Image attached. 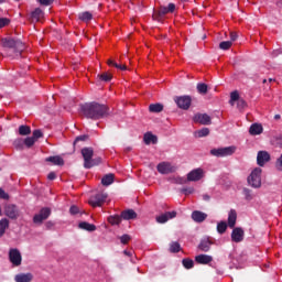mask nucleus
<instances>
[{"mask_svg": "<svg viewBox=\"0 0 282 282\" xmlns=\"http://www.w3.org/2000/svg\"><path fill=\"white\" fill-rule=\"evenodd\" d=\"M226 230H228V224L226 221H220L217 224V232H219V235H224Z\"/></svg>", "mask_w": 282, "mask_h": 282, "instance_id": "nucleus-39", "label": "nucleus"}, {"mask_svg": "<svg viewBox=\"0 0 282 282\" xmlns=\"http://www.w3.org/2000/svg\"><path fill=\"white\" fill-rule=\"evenodd\" d=\"M197 93L200 94V96H206L208 94V85L204 83H198L196 85Z\"/></svg>", "mask_w": 282, "mask_h": 282, "instance_id": "nucleus-31", "label": "nucleus"}, {"mask_svg": "<svg viewBox=\"0 0 282 282\" xmlns=\"http://www.w3.org/2000/svg\"><path fill=\"white\" fill-rule=\"evenodd\" d=\"M69 213H70V215H78V213H80V209L78 208V206L73 205L69 208Z\"/></svg>", "mask_w": 282, "mask_h": 282, "instance_id": "nucleus-49", "label": "nucleus"}, {"mask_svg": "<svg viewBox=\"0 0 282 282\" xmlns=\"http://www.w3.org/2000/svg\"><path fill=\"white\" fill-rule=\"evenodd\" d=\"M43 19V10L41 8H36L32 13H31V21H35L39 23Z\"/></svg>", "mask_w": 282, "mask_h": 282, "instance_id": "nucleus-26", "label": "nucleus"}, {"mask_svg": "<svg viewBox=\"0 0 282 282\" xmlns=\"http://www.w3.org/2000/svg\"><path fill=\"white\" fill-rule=\"evenodd\" d=\"M239 100V93L237 90L230 94V102H237Z\"/></svg>", "mask_w": 282, "mask_h": 282, "instance_id": "nucleus-47", "label": "nucleus"}, {"mask_svg": "<svg viewBox=\"0 0 282 282\" xmlns=\"http://www.w3.org/2000/svg\"><path fill=\"white\" fill-rule=\"evenodd\" d=\"M193 120L198 124H205V126L212 124L213 122L208 113H196Z\"/></svg>", "mask_w": 282, "mask_h": 282, "instance_id": "nucleus-15", "label": "nucleus"}, {"mask_svg": "<svg viewBox=\"0 0 282 282\" xmlns=\"http://www.w3.org/2000/svg\"><path fill=\"white\" fill-rule=\"evenodd\" d=\"M97 78H99V80H102V83H109L111 78H113V75L109 73H101L97 75Z\"/></svg>", "mask_w": 282, "mask_h": 282, "instance_id": "nucleus-36", "label": "nucleus"}, {"mask_svg": "<svg viewBox=\"0 0 282 282\" xmlns=\"http://www.w3.org/2000/svg\"><path fill=\"white\" fill-rule=\"evenodd\" d=\"M80 109L85 118L90 120H101V118L109 116V107L96 101L86 102L82 105Z\"/></svg>", "mask_w": 282, "mask_h": 282, "instance_id": "nucleus-1", "label": "nucleus"}, {"mask_svg": "<svg viewBox=\"0 0 282 282\" xmlns=\"http://www.w3.org/2000/svg\"><path fill=\"white\" fill-rule=\"evenodd\" d=\"M34 275L32 273H19L14 276L15 282H32Z\"/></svg>", "mask_w": 282, "mask_h": 282, "instance_id": "nucleus-20", "label": "nucleus"}, {"mask_svg": "<svg viewBox=\"0 0 282 282\" xmlns=\"http://www.w3.org/2000/svg\"><path fill=\"white\" fill-rule=\"evenodd\" d=\"M261 167H256L248 176L247 182L252 188H261Z\"/></svg>", "mask_w": 282, "mask_h": 282, "instance_id": "nucleus-4", "label": "nucleus"}, {"mask_svg": "<svg viewBox=\"0 0 282 282\" xmlns=\"http://www.w3.org/2000/svg\"><path fill=\"white\" fill-rule=\"evenodd\" d=\"M245 231L241 227H236L231 231V241L235 243H241L243 241Z\"/></svg>", "mask_w": 282, "mask_h": 282, "instance_id": "nucleus-13", "label": "nucleus"}, {"mask_svg": "<svg viewBox=\"0 0 282 282\" xmlns=\"http://www.w3.org/2000/svg\"><path fill=\"white\" fill-rule=\"evenodd\" d=\"M182 250V246L177 241H173L170 243V252L177 253Z\"/></svg>", "mask_w": 282, "mask_h": 282, "instance_id": "nucleus-38", "label": "nucleus"}, {"mask_svg": "<svg viewBox=\"0 0 282 282\" xmlns=\"http://www.w3.org/2000/svg\"><path fill=\"white\" fill-rule=\"evenodd\" d=\"M210 134V129L203 128L194 133L195 138H206Z\"/></svg>", "mask_w": 282, "mask_h": 282, "instance_id": "nucleus-34", "label": "nucleus"}, {"mask_svg": "<svg viewBox=\"0 0 282 282\" xmlns=\"http://www.w3.org/2000/svg\"><path fill=\"white\" fill-rule=\"evenodd\" d=\"M182 193H184V195H193V193H195V188L186 187L182 189Z\"/></svg>", "mask_w": 282, "mask_h": 282, "instance_id": "nucleus-51", "label": "nucleus"}, {"mask_svg": "<svg viewBox=\"0 0 282 282\" xmlns=\"http://www.w3.org/2000/svg\"><path fill=\"white\" fill-rule=\"evenodd\" d=\"M195 261L200 265H208V263H212L213 257L208 254H198L195 257Z\"/></svg>", "mask_w": 282, "mask_h": 282, "instance_id": "nucleus-19", "label": "nucleus"}, {"mask_svg": "<svg viewBox=\"0 0 282 282\" xmlns=\"http://www.w3.org/2000/svg\"><path fill=\"white\" fill-rule=\"evenodd\" d=\"M9 261L12 263V265H15V268H19V265H21V263L23 261L21 251H19V249H10Z\"/></svg>", "mask_w": 282, "mask_h": 282, "instance_id": "nucleus-9", "label": "nucleus"}, {"mask_svg": "<svg viewBox=\"0 0 282 282\" xmlns=\"http://www.w3.org/2000/svg\"><path fill=\"white\" fill-rule=\"evenodd\" d=\"M87 140H89V135H87V134L78 135V137H76L73 145L76 147L79 142H87Z\"/></svg>", "mask_w": 282, "mask_h": 282, "instance_id": "nucleus-42", "label": "nucleus"}, {"mask_svg": "<svg viewBox=\"0 0 282 282\" xmlns=\"http://www.w3.org/2000/svg\"><path fill=\"white\" fill-rule=\"evenodd\" d=\"M8 228H10V220H8V218H2L0 220V237L6 235V230H8Z\"/></svg>", "mask_w": 282, "mask_h": 282, "instance_id": "nucleus-27", "label": "nucleus"}, {"mask_svg": "<svg viewBox=\"0 0 282 282\" xmlns=\"http://www.w3.org/2000/svg\"><path fill=\"white\" fill-rule=\"evenodd\" d=\"M32 133V128L30 126H20L19 135H30Z\"/></svg>", "mask_w": 282, "mask_h": 282, "instance_id": "nucleus-35", "label": "nucleus"}, {"mask_svg": "<svg viewBox=\"0 0 282 282\" xmlns=\"http://www.w3.org/2000/svg\"><path fill=\"white\" fill-rule=\"evenodd\" d=\"M207 218H208V214H206L204 212L194 210L192 213V219L196 224H203V221H206Z\"/></svg>", "mask_w": 282, "mask_h": 282, "instance_id": "nucleus-17", "label": "nucleus"}, {"mask_svg": "<svg viewBox=\"0 0 282 282\" xmlns=\"http://www.w3.org/2000/svg\"><path fill=\"white\" fill-rule=\"evenodd\" d=\"M237 224V210L230 209L228 214V226L229 228H234Z\"/></svg>", "mask_w": 282, "mask_h": 282, "instance_id": "nucleus-25", "label": "nucleus"}, {"mask_svg": "<svg viewBox=\"0 0 282 282\" xmlns=\"http://www.w3.org/2000/svg\"><path fill=\"white\" fill-rule=\"evenodd\" d=\"M115 67L117 68V69H121V72H127V65H120V64H115Z\"/></svg>", "mask_w": 282, "mask_h": 282, "instance_id": "nucleus-57", "label": "nucleus"}, {"mask_svg": "<svg viewBox=\"0 0 282 282\" xmlns=\"http://www.w3.org/2000/svg\"><path fill=\"white\" fill-rule=\"evenodd\" d=\"M267 162H270V153L268 151H259L257 155L258 166H265Z\"/></svg>", "mask_w": 282, "mask_h": 282, "instance_id": "nucleus-16", "label": "nucleus"}, {"mask_svg": "<svg viewBox=\"0 0 282 282\" xmlns=\"http://www.w3.org/2000/svg\"><path fill=\"white\" fill-rule=\"evenodd\" d=\"M220 50H230L232 47V41H224L219 43Z\"/></svg>", "mask_w": 282, "mask_h": 282, "instance_id": "nucleus-44", "label": "nucleus"}, {"mask_svg": "<svg viewBox=\"0 0 282 282\" xmlns=\"http://www.w3.org/2000/svg\"><path fill=\"white\" fill-rule=\"evenodd\" d=\"M230 41H237V33L236 32H230Z\"/></svg>", "mask_w": 282, "mask_h": 282, "instance_id": "nucleus-59", "label": "nucleus"}, {"mask_svg": "<svg viewBox=\"0 0 282 282\" xmlns=\"http://www.w3.org/2000/svg\"><path fill=\"white\" fill-rule=\"evenodd\" d=\"M108 221L111 226H120V224L122 223V215L109 216Z\"/></svg>", "mask_w": 282, "mask_h": 282, "instance_id": "nucleus-29", "label": "nucleus"}, {"mask_svg": "<svg viewBox=\"0 0 282 282\" xmlns=\"http://www.w3.org/2000/svg\"><path fill=\"white\" fill-rule=\"evenodd\" d=\"M166 8L169 13L175 12V3H169Z\"/></svg>", "mask_w": 282, "mask_h": 282, "instance_id": "nucleus-55", "label": "nucleus"}, {"mask_svg": "<svg viewBox=\"0 0 282 282\" xmlns=\"http://www.w3.org/2000/svg\"><path fill=\"white\" fill-rule=\"evenodd\" d=\"M149 111L151 113H162V111H164V105H162V104H151L149 106Z\"/></svg>", "mask_w": 282, "mask_h": 282, "instance_id": "nucleus-28", "label": "nucleus"}, {"mask_svg": "<svg viewBox=\"0 0 282 282\" xmlns=\"http://www.w3.org/2000/svg\"><path fill=\"white\" fill-rule=\"evenodd\" d=\"M156 171L161 173V175H169L170 173H175L177 167L169 162H161L158 164Z\"/></svg>", "mask_w": 282, "mask_h": 282, "instance_id": "nucleus-8", "label": "nucleus"}, {"mask_svg": "<svg viewBox=\"0 0 282 282\" xmlns=\"http://www.w3.org/2000/svg\"><path fill=\"white\" fill-rule=\"evenodd\" d=\"M82 155L84 158V169H94V166H98L100 159H94V148L82 149Z\"/></svg>", "mask_w": 282, "mask_h": 282, "instance_id": "nucleus-3", "label": "nucleus"}, {"mask_svg": "<svg viewBox=\"0 0 282 282\" xmlns=\"http://www.w3.org/2000/svg\"><path fill=\"white\" fill-rule=\"evenodd\" d=\"M174 102H176L178 109H183L184 111H188V109H191L193 98L188 95L178 96V97L174 98Z\"/></svg>", "mask_w": 282, "mask_h": 282, "instance_id": "nucleus-5", "label": "nucleus"}, {"mask_svg": "<svg viewBox=\"0 0 282 282\" xmlns=\"http://www.w3.org/2000/svg\"><path fill=\"white\" fill-rule=\"evenodd\" d=\"M91 19H94V15L89 11L79 13L80 21H85L87 23V22L91 21Z\"/></svg>", "mask_w": 282, "mask_h": 282, "instance_id": "nucleus-37", "label": "nucleus"}, {"mask_svg": "<svg viewBox=\"0 0 282 282\" xmlns=\"http://www.w3.org/2000/svg\"><path fill=\"white\" fill-rule=\"evenodd\" d=\"M158 14H159V17H165V14H169L167 7H160Z\"/></svg>", "mask_w": 282, "mask_h": 282, "instance_id": "nucleus-48", "label": "nucleus"}, {"mask_svg": "<svg viewBox=\"0 0 282 282\" xmlns=\"http://www.w3.org/2000/svg\"><path fill=\"white\" fill-rule=\"evenodd\" d=\"M47 180H51V181L56 180V173L51 172V173L47 175Z\"/></svg>", "mask_w": 282, "mask_h": 282, "instance_id": "nucleus-58", "label": "nucleus"}, {"mask_svg": "<svg viewBox=\"0 0 282 282\" xmlns=\"http://www.w3.org/2000/svg\"><path fill=\"white\" fill-rule=\"evenodd\" d=\"M177 217V212H166L164 214H161L160 216H156V223L158 224H166L169 219H175Z\"/></svg>", "mask_w": 282, "mask_h": 282, "instance_id": "nucleus-14", "label": "nucleus"}, {"mask_svg": "<svg viewBox=\"0 0 282 282\" xmlns=\"http://www.w3.org/2000/svg\"><path fill=\"white\" fill-rule=\"evenodd\" d=\"M212 246H213V241H210V239L208 238H204L203 240H200L198 245V250H202V252H208Z\"/></svg>", "mask_w": 282, "mask_h": 282, "instance_id": "nucleus-21", "label": "nucleus"}, {"mask_svg": "<svg viewBox=\"0 0 282 282\" xmlns=\"http://www.w3.org/2000/svg\"><path fill=\"white\" fill-rule=\"evenodd\" d=\"M32 138L35 142H37L40 138H43V132L41 130H34Z\"/></svg>", "mask_w": 282, "mask_h": 282, "instance_id": "nucleus-45", "label": "nucleus"}, {"mask_svg": "<svg viewBox=\"0 0 282 282\" xmlns=\"http://www.w3.org/2000/svg\"><path fill=\"white\" fill-rule=\"evenodd\" d=\"M120 241H121V243H123V246H127V243H129V241H131V236L124 234L120 237Z\"/></svg>", "mask_w": 282, "mask_h": 282, "instance_id": "nucleus-46", "label": "nucleus"}, {"mask_svg": "<svg viewBox=\"0 0 282 282\" xmlns=\"http://www.w3.org/2000/svg\"><path fill=\"white\" fill-rule=\"evenodd\" d=\"M121 219L126 221H131V219H138V214L133 209H126L121 212Z\"/></svg>", "mask_w": 282, "mask_h": 282, "instance_id": "nucleus-18", "label": "nucleus"}, {"mask_svg": "<svg viewBox=\"0 0 282 282\" xmlns=\"http://www.w3.org/2000/svg\"><path fill=\"white\" fill-rule=\"evenodd\" d=\"M250 135H261L263 133V126L260 123H253L249 128Z\"/></svg>", "mask_w": 282, "mask_h": 282, "instance_id": "nucleus-23", "label": "nucleus"}, {"mask_svg": "<svg viewBox=\"0 0 282 282\" xmlns=\"http://www.w3.org/2000/svg\"><path fill=\"white\" fill-rule=\"evenodd\" d=\"M182 264L185 268V270H193L195 268V261L191 258H185L182 260Z\"/></svg>", "mask_w": 282, "mask_h": 282, "instance_id": "nucleus-32", "label": "nucleus"}, {"mask_svg": "<svg viewBox=\"0 0 282 282\" xmlns=\"http://www.w3.org/2000/svg\"><path fill=\"white\" fill-rule=\"evenodd\" d=\"M246 106H247L246 100H243V99H239V100H238V107H239V109H243V108H246Z\"/></svg>", "mask_w": 282, "mask_h": 282, "instance_id": "nucleus-56", "label": "nucleus"}, {"mask_svg": "<svg viewBox=\"0 0 282 282\" xmlns=\"http://www.w3.org/2000/svg\"><path fill=\"white\" fill-rule=\"evenodd\" d=\"M237 151L235 147H227V148H218L212 149L210 154L215 158H228V155H232Z\"/></svg>", "mask_w": 282, "mask_h": 282, "instance_id": "nucleus-6", "label": "nucleus"}, {"mask_svg": "<svg viewBox=\"0 0 282 282\" xmlns=\"http://www.w3.org/2000/svg\"><path fill=\"white\" fill-rule=\"evenodd\" d=\"M2 47L7 50H12L14 56H21V52L25 48V45L21 40H14L12 37H4L2 39Z\"/></svg>", "mask_w": 282, "mask_h": 282, "instance_id": "nucleus-2", "label": "nucleus"}, {"mask_svg": "<svg viewBox=\"0 0 282 282\" xmlns=\"http://www.w3.org/2000/svg\"><path fill=\"white\" fill-rule=\"evenodd\" d=\"M4 215L9 217V219H17L20 217L21 212H19V207L14 204L7 205L4 207Z\"/></svg>", "mask_w": 282, "mask_h": 282, "instance_id": "nucleus-10", "label": "nucleus"}, {"mask_svg": "<svg viewBox=\"0 0 282 282\" xmlns=\"http://www.w3.org/2000/svg\"><path fill=\"white\" fill-rule=\"evenodd\" d=\"M143 142L144 144H158V137L151 132H147L143 135Z\"/></svg>", "mask_w": 282, "mask_h": 282, "instance_id": "nucleus-24", "label": "nucleus"}, {"mask_svg": "<svg viewBox=\"0 0 282 282\" xmlns=\"http://www.w3.org/2000/svg\"><path fill=\"white\" fill-rule=\"evenodd\" d=\"M108 65L111 67H116V65H118V63L113 62V59H108Z\"/></svg>", "mask_w": 282, "mask_h": 282, "instance_id": "nucleus-60", "label": "nucleus"}, {"mask_svg": "<svg viewBox=\"0 0 282 282\" xmlns=\"http://www.w3.org/2000/svg\"><path fill=\"white\" fill-rule=\"evenodd\" d=\"M10 23V20L8 18H0V30L1 28H6Z\"/></svg>", "mask_w": 282, "mask_h": 282, "instance_id": "nucleus-50", "label": "nucleus"}, {"mask_svg": "<svg viewBox=\"0 0 282 282\" xmlns=\"http://www.w3.org/2000/svg\"><path fill=\"white\" fill-rule=\"evenodd\" d=\"M45 162H51L54 164V166H64L65 165V160L63 158L55 155V156H48L45 159Z\"/></svg>", "mask_w": 282, "mask_h": 282, "instance_id": "nucleus-22", "label": "nucleus"}, {"mask_svg": "<svg viewBox=\"0 0 282 282\" xmlns=\"http://www.w3.org/2000/svg\"><path fill=\"white\" fill-rule=\"evenodd\" d=\"M52 215V210L47 207H44L40 210L37 215L33 217V223L34 224H43L45 219H47Z\"/></svg>", "mask_w": 282, "mask_h": 282, "instance_id": "nucleus-11", "label": "nucleus"}, {"mask_svg": "<svg viewBox=\"0 0 282 282\" xmlns=\"http://www.w3.org/2000/svg\"><path fill=\"white\" fill-rule=\"evenodd\" d=\"M79 228L82 230H87L88 232H94V230H96V225L89 224L87 221H82L79 223Z\"/></svg>", "mask_w": 282, "mask_h": 282, "instance_id": "nucleus-30", "label": "nucleus"}, {"mask_svg": "<svg viewBox=\"0 0 282 282\" xmlns=\"http://www.w3.org/2000/svg\"><path fill=\"white\" fill-rule=\"evenodd\" d=\"M203 199H204V202H210V195L203 194Z\"/></svg>", "mask_w": 282, "mask_h": 282, "instance_id": "nucleus-61", "label": "nucleus"}, {"mask_svg": "<svg viewBox=\"0 0 282 282\" xmlns=\"http://www.w3.org/2000/svg\"><path fill=\"white\" fill-rule=\"evenodd\" d=\"M13 147H14L15 149H18V151L23 150V147H25L24 140H23V139H15V140L13 141Z\"/></svg>", "mask_w": 282, "mask_h": 282, "instance_id": "nucleus-40", "label": "nucleus"}, {"mask_svg": "<svg viewBox=\"0 0 282 282\" xmlns=\"http://www.w3.org/2000/svg\"><path fill=\"white\" fill-rule=\"evenodd\" d=\"M123 254H126L127 257H131V252H129L127 250L123 251Z\"/></svg>", "mask_w": 282, "mask_h": 282, "instance_id": "nucleus-63", "label": "nucleus"}, {"mask_svg": "<svg viewBox=\"0 0 282 282\" xmlns=\"http://www.w3.org/2000/svg\"><path fill=\"white\" fill-rule=\"evenodd\" d=\"M242 193H243L245 198L247 199V202H252V199H253L252 189L245 187L242 189Z\"/></svg>", "mask_w": 282, "mask_h": 282, "instance_id": "nucleus-41", "label": "nucleus"}, {"mask_svg": "<svg viewBox=\"0 0 282 282\" xmlns=\"http://www.w3.org/2000/svg\"><path fill=\"white\" fill-rule=\"evenodd\" d=\"M0 199H10V195L3 191V188L0 187Z\"/></svg>", "mask_w": 282, "mask_h": 282, "instance_id": "nucleus-52", "label": "nucleus"}, {"mask_svg": "<svg viewBox=\"0 0 282 282\" xmlns=\"http://www.w3.org/2000/svg\"><path fill=\"white\" fill-rule=\"evenodd\" d=\"M41 6H52L54 0H37Z\"/></svg>", "mask_w": 282, "mask_h": 282, "instance_id": "nucleus-54", "label": "nucleus"}, {"mask_svg": "<svg viewBox=\"0 0 282 282\" xmlns=\"http://www.w3.org/2000/svg\"><path fill=\"white\" fill-rule=\"evenodd\" d=\"M204 178V170L195 169L187 174V182H199V180Z\"/></svg>", "mask_w": 282, "mask_h": 282, "instance_id": "nucleus-12", "label": "nucleus"}, {"mask_svg": "<svg viewBox=\"0 0 282 282\" xmlns=\"http://www.w3.org/2000/svg\"><path fill=\"white\" fill-rule=\"evenodd\" d=\"M107 197L108 195L105 192L97 193L90 197L88 204L93 206V208H98L107 202Z\"/></svg>", "mask_w": 282, "mask_h": 282, "instance_id": "nucleus-7", "label": "nucleus"}, {"mask_svg": "<svg viewBox=\"0 0 282 282\" xmlns=\"http://www.w3.org/2000/svg\"><path fill=\"white\" fill-rule=\"evenodd\" d=\"M275 169H278V171H282V154L275 162Z\"/></svg>", "mask_w": 282, "mask_h": 282, "instance_id": "nucleus-53", "label": "nucleus"}, {"mask_svg": "<svg viewBox=\"0 0 282 282\" xmlns=\"http://www.w3.org/2000/svg\"><path fill=\"white\" fill-rule=\"evenodd\" d=\"M186 183V180L184 178H178V184H185Z\"/></svg>", "mask_w": 282, "mask_h": 282, "instance_id": "nucleus-62", "label": "nucleus"}, {"mask_svg": "<svg viewBox=\"0 0 282 282\" xmlns=\"http://www.w3.org/2000/svg\"><path fill=\"white\" fill-rule=\"evenodd\" d=\"M113 174H106L102 178H101V184L102 186H111V183L113 182Z\"/></svg>", "mask_w": 282, "mask_h": 282, "instance_id": "nucleus-33", "label": "nucleus"}, {"mask_svg": "<svg viewBox=\"0 0 282 282\" xmlns=\"http://www.w3.org/2000/svg\"><path fill=\"white\" fill-rule=\"evenodd\" d=\"M34 144H36V141L32 137H28L24 139V147H26L28 149H32Z\"/></svg>", "mask_w": 282, "mask_h": 282, "instance_id": "nucleus-43", "label": "nucleus"}, {"mask_svg": "<svg viewBox=\"0 0 282 282\" xmlns=\"http://www.w3.org/2000/svg\"><path fill=\"white\" fill-rule=\"evenodd\" d=\"M274 119H275V120H280V119H281V115H275V116H274Z\"/></svg>", "mask_w": 282, "mask_h": 282, "instance_id": "nucleus-64", "label": "nucleus"}]
</instances>
